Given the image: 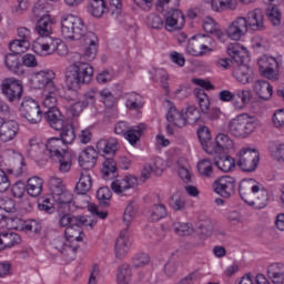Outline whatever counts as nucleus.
<instances>
[{
	"label": "nucleus",
	"instance_id": "1",
	"mask_svg": "<svg viewBox=\"0 0 284 284\" xmlns=\"http://www.w3.org/2000/svg\"><path fill=\"white\" fill-rule=\"evenodd\" d=\"M61 34L67 41H83L89 45L84 50V54L74 52L70 54V67L65 69V83L71 90H79L81 85H85L92 81L94 69L90 65V61L97 59V42L99 38L92 31H88V27L83 20L74 14H67L61 18Z\"/></svg>",
	"mask_w": 284,
	"mask_h": 284
},
{
	"label": "nucleus",
	"instance_id": "2",
	"mask_svg": "<svg viewBox=\"0 0 284 284\" xmlns=\"http://www.w3.org/2000/svg\"><path fill=\"white\" fill-rule=\"evenodd\" d=\"M74 196L68 189L52 195V201L58 209V225L59 227H65L64 237H57L51 242V246L61 256H70V254H77L79 250V243L83 241L82 227H94L97 220L85 215H72L65 213V210L70 207Z\"/></svg>",
	"mask_w": 284,
	"mask_h": 284
},
{
	"label": "nucleus",
	"instance_id": "3",
	"mask_svg": "<svg viewBox=\"0 0 284 284\" xmlns=\"http://www.w3.org/2000/svg\"><path fill=\"white\" fill-rule=\"evenodd\" d=\"M239 192L242 201L252 207L263 210L267 205V190L261 189L254 179L243 180L239 186Z\"/></svg>",
	"mask_w": 284,
	"mask_h": 284
},
{
	"label": "nucleus",
	"instance_id": "4",
	"mask_svg": "<svg viewBox=\"0 0 284 284\" xmlns=\"http://www.w3.org/2000/svg\"><path fill=\"white\" fill-rule=\"evenodd\" d=\"M255 128L256 119H254V116L241 114L229 122L227 131L232 134V136H236L237 139H246V136H250V134L254 132Z\"/></svg>",
	"mask_w": 284,
	"mask_h": 284
},
{
	"label": "nucleus",
	"instance_id": "5",
	"mask_svg": "<svg viewBox=\"0 0 284 284\" xmlns=\"http://www.w3.org/2000/svg\"><path fill=\"white\" fill-rule=\"evenodd\" d=\"M19 112L22 119H26L32 125L41 123V119H43V111H41L39 102L32 98H23Z\"/></svg>",
	"mask_w": 284,
	"mask_h": 284
},
{
	"label": "nucleus",
	"instance_id": "6",
	"mask_svg": "<svg viewBox=\"0 0 284 284\" xmlns=\"http://www.w3.org/2000/svg\"><path fill=\"white\" fill-rule=\"evenodd\" d=\"M261 161V154L256 149L244 148L237 153V166L243 172H255Z\"/></svg>",
	"mask_w": 284,
	"mask_h": 284
},
{
	"label": "nucleus",
	"instance_id": "7",
	"mask_svg": "<svg viewBox=\"0 0 284 284\" xmlns=\"http://www.w3.org/2000/svg\"><path fill=\"white\" fill-rule=\"evenodd\" d=\"M121 8H123V3L121 1H118L116 3L106 1H92L88 6V12L95 19H101V17H103L106 12H111V14L119 17V14H121Z\"/></svg>",
	"mask_w": 284,
	"mask_h": 284
},
{
	"label": "nucleus",
	"instance_id": "8",
	"mask_svg": "<svg viewBox=\"0 0 284 284\" xmlns=\"http://www.w3.org/2000/svg\"><path fill=\"white\" fill-rule=\"evenodd\" d=\"M1 90L9 103H17L23 97V84L14 78L3 80Z\"/></svg>",
	"mask_w": 284,
	"mask_h": 284
},
{
	"label": "nucleus",
	"instance_id": "9",
	"mask_svg": "<svg viewBox=\"0 0 284 284\" xmlns=\"http://www.w3.org/2000/svg\"><path fill=\"white\" fill-rule=\"evenodd\" d=\"M236 178L224 175L213 182V192L222 199H230L236 194Z\"/></svg>",
	"mask_w": 284,
	"mask_h": 284
},
{
	"label": "nucleus",
	"instance_id": "10",
	"mask_svg": "<svg viewBox=\"0 0 284 284\" xmlns=\"http://www.w3.org/2000/svg\"><path fill=\"white\" fill-rule=\"evenodd\" d=\"M31 83L37 90H43V92L51 90L54 92L57 90V84H54V73L53 71H39L32 74Z\"/></svg>",
	"mask_w": 284,
	"mask_h": 284
},
{
	"label": "nucleus",
	"instance_id": "11",
	"mask_svg": "<svg viewBox=\"0 0 284 284\" xmlns=\"http://www.w3.org/2000/svg\"><path fill=\"white\" fill-rule=\"evenodd\" d=\"M185 26V16L179 9H171L164 14V28L168 32H179Z\"/></svg>",
	"mask_w": 284,
	"mask_h": 284
},
{
	"label": "nucleus",
	"instance_id": "12",
	"mask_svg": "<svg viewBox=\"0 0 284 284\" xmlns=\"http://www.w3.org/2000/svg\"><path fill=\"white\" fill-rule=\"evenodd\" d=\"M248 32L247 19L245 17L235 18L226 28V36L232 41H241Z\"/></svg>",
	"mask_w": 284,
	"mask_h": 284
},
{
	"label": "nucleus",
	"instance_id": "13",
	"mask_svg": "<svg viewBox=\"0 0 284 284\" xmlns=\"http://www.w3.org/2000/svg\"><path fill=\"white\" fill-rule=\"evenodd\" d=\"M257 65L261 74H263L265 79H270L271 81L278 79V62L273 57L258 59Z\"/></svg>",
	"mask_w": 284,
	"mask_h": 284
},
{
	"label": "nucleus",
	"instance_id": "14",
	"mask_svg": "<svg viewBox=\"0 0 284 284\" xmlns=\"http://www.w3.org/2000/svg\"><path fill=\"white\" fill-rule=\"evenodd\" d=\"M61 39L49 37L45 42H33L32 50L39 57H48L57 52Z\"/></svg>",
	"mask_w": 284,
	"mask_h": 284
},
{
	"label": "nucleus",
	"instance_id": "15",
	"mask_svg": "<svg viewBox=\"0 0 284 284\" xmlns=\"http://www.w3.org/2000/svg\"><path fill=\"white\" fill-rule=\"evenodd\" d=\"M246 28L253 32H263L265 30V16L260 9H255L246 16Z\"/></svg>",
	"mask_w": 284,
	"mask_h": 284
},
{
	"label": "nucleus",
	"instance_id": "16",
	"mask_svg": "<svg viewBox=\"0 0 284 284\" xmlns=\"http://www.w3.org/2000/svg\"><path fill=\"white\" fill-rule=\"evenodd\" d=\"M232 75L234 77V79H236V81L243 83L244 85L254 81V71H252V68H250V65L243 62H235V64L233 65Z\"/></svg>",
	"mask_w": 284,
	"mask_h": 284
},
{
	"label": "nucleus",
	"instance_id": "17",
	"mask_svg": "<svg viewBox=\"0 0 284 284\" xmlns=\"http://www.w3.org/2000/svg\"><path fill=\"white\" fill-rule=\"evenodd\" d=\"M196 39L200 44V50H196L193 47H189L190 54H192L193 57H203V54H205V51L203 50H207L209 52L214 51L216 42L212 39V37L205 36V34H199L196 36Z\"/></svg>",
	"mask_w": 284,
	"mask_h": 284
},
{
	"label": "nucleus",
	"instance_id": "18",
	"mask_svg": "<svg viewBox=\"0 0 284 284\" xmlns=\"http://www.w3.org/2000/svg\"><path fill=\"white\" fill-rule=\"evenodd\" d=\"M65 144L59 138H51L45 143V154L50 159H59L63 156L68 150L64 149Z\"/></svg>",
	"mask_w": 284,
	"mask_h": 284
},
{
	"label": "nucleus",
	"instance_id": "19",
	"mask_svg": "<svg viewBox=\"0 0 284 284\" xmlns=\"http://www.w3.org/2000/svg\"><path fill=\"white\" fill-rule=\"evenodd\" d=\"M19 134V123L14 120H8L2 123L0 129V141L8 143L14 141Z\"/></svg>",
	"mask_w": 284,
	"mask_h": 284
},
{
	"label": "nucleus",
	"instance_id": "20",
	"mask_svg": "<svg viewBox=\"0 0 284 284\" xmlns=\"http://www.w3.org/2000/svg\"><path fill=\"white\" fill-rule=\"evenodd\" d=\"M97 150L94 148L89 146L79 155V164L84 170L90 172L94 165H97Z\"/></svg>",
	"mask_w": 284,
	"mask_h": 284
},
{
	"label": "nucleus",
	"instance_id": "21",
	"mask_svg": "<svg viewBox=\"0 0 284 284\" xmlns=\"http://www.w3.org/2000/svg\"><path fill=\"white\" fill-rule=\"evenodd\" d=\"M169 103V111L166 114V120L169 123H173L176 128H185L187 125V118L183 114V111H179L172 102L168 101Z\"/></svg>",
	"mask_w": 284,
	"mask_h": 284
},
{
	"label": "nucleus",
	"instance_id": "22",
	"mask_svg": "<svg viewBox=\"0 0 284 284\" xmlns=\"http://www.w3.org/2000/svg\"><path fill=\"white\" fill-rule=\"evenodd\" d=\"M44 119L48 121L49 125L53 130H63L65 128V122L63 121V115H61V111L58 108L48 109L44 111Z\"/></svg>",
	"mask_w": 284,
	"mask_h": 284
},
{
	"label": "nucleus",
	"instance_id": "23",
	"mask_svg": "<svg viewBox=\"0 0 284 284\" xmlns=\"http://www.w3.org/2000/svg\"><path fill=\"white\" fill-rule=\"evenodd\" d=\"M97 150L109 158L114 156L119 151V140L115 138H110L108 140L102 139L98 141Z\"/></svg>",
	"mask_w": 284,
	"mask_h": 284
},
{
	"label": "nucleus",
	"instance_id": "24",
	"mask_svg": "<svg viewBox=\"0 0 284 284\" xmlns=\"http://www.w3.org/2000/svg\"><path fill=\"white\" fill-rule=\"evenodd\" d=\"M136 183H139V180H136L135 176L128 175L121 180H115L111 184V189L115 194H124L126 190H130L134 186H136Z\"/></svg>",
	"mask_w": 284,
	"mask_h": 284
},
{
	"label": "nucleus",
	"instance_id": "25",
	"mask_svg": "<svg viewBox=\"0 0 284 284\" xmlns=\"http://www.w3.org/2000/svg\"><path fill=\"white\" fill-rule=\"evenodd\" d=\"M130 240H128V229L121 231L119 237L115 241V256L122 258L130 252Z\"/></svg>",
	"mask_w": 284,
	"mask_h": 284
},
{
	"label": "nucleus",
	"instance_id": "26",
	"mask_svg": "<svg viewBox=\"0 0 284 284\" xmlns=\"http://www.w3.org/2000/svg\"><path fill=\"white\" fill-rule=\"evenodd\" d=\"M234 145L230 135L220 133L215 139V144L211 145L212 154H221Z\"/></svg>",
	"mask_w": 284,
	"mask_h": 284
},
{
	"label": "nucleus",
	"instance_id": "27",
	"mask_svg": "<svg viewBox=\"0 0 284 284\" xmlns=\"http://www.w3.org/2000/svg\"><path fill=\"white\" fill-rule=\"evenodd\" d=\"M203 30L209 34H214L219 41H225V33L221 30L219 23H216V21H214L211 17H205L203 19Z\"/></svg>",
	"mask_w": 284,
	"mask_h": 284
},
{
	"label": "nucleus",
	"instance_id": "28",
	"mask_svg": "<svg viewBox=\"0 0 284 284\" xmlns=\"http://www.w3.org/2000/svg\"><path fill=\"white\" fill-rule=\"evenodd\" d=\"M21 243V236L13 232H2L0 233V252L3 250L14 247Z\"/></svg>",
	"mask_w": 284,
	"mask_h": 284
},
{
	"label": "nucleus",
	"instance_id": "29",
	"mask_svg": "<svg viewBox=\"0 0 284 284\" xmlns=\"http://www.w3.org/2000/svg\"><path fill=\"white\" fill-rule=\"evenodd\" d=\"M214 165L221 170V172H231L232 168H236L234 158L230 155L217 154L213 158Z\"/></svg>",
	"mask_w": 284,
	"mask_h": 284
},
{
	"label": "nucleus",
	"instance_id": "30",
	"mask_svg": "<svg viewBox=\"0 0 284 284\" xmlns=\"http://www.w3.org/2000/svg\"><path fill=\"white\" fill-rule=\"evenodd\" d=\"M253 90L263 101L272 99V84L265 80H257L253 85Z\"/></svg>",
	"mask_w": 284,
	"mask_h": 284
},
{
	"label": "nucleus",
	"instance_id": "31",
	"mask_svg": "<svg viewBox=\"0 0 284 284\" xmlns=\"http://www.w3.org/2000/svg\"><path fill=\"white\" fill-rule=\"evenodd\" d=\"M197 172L204 179H214V159L204 158L197 163Z\"/></svg>",
	"mask_w": 284,
	"mask_h": 284
},
{
	"label": "nucleus",
	"instance_id": "32",
	"mask_svg": "<svg viewBox=\"0 0 284 284\" xmlns=\"http://www.w3.org/2000/svg\"><path fill=\"white\" fill-rule=\"evenodd\" d=\"M75 190L78 194H85L90 190H92V175L90 171H82L79 182L75 185Z\"/></svg>",
	"mask_w": 284,
	"mask_h": 284
},
{
	"label": "nucleus",
	"instance_id": "33",
	"mask_svg": "<svg viewBox=\"0 0 284 284\" xmlns=\"http://www.w3.org/2000/svg\"><path fill=\"white\" fill-rule=\"evenodd\" d=\"M252 101V91L251 90H237L234 93V106L236 110H243Z\"/></svg>",
	"mask_w": 284,
	"mask_h": 284
},
{
	"label": "nucleus",
	"instance_id": "34",
	"mask_svg": "<svg viewBox=\"0 0 284 284\" xmlns=\"http://www.w3.org/2000/svg\"><path fill=\"white\" fill-rule=\"evenodd\" d=\"M197 136L200 139V143L206 152V154H212V134L210 133V129L207 126H201L197 130Z\"/></svg>",
	"mask_w": 284,
	"mask_h": 284
},
{
	"label": "nucleus",
	"instance_id": "35",
	"mask_svg": "<svg viewBox=\"0 0 284 284\" xmlns=\"http://www.w3.org/2000/svg\"><path fill=\"white\" fill-rule=\"evenodd\" d=\"M227 54L235 63H243V54H247V49L240 43H231L227 45Z\"/></svg>",
	"mask_w": 284,
	"mask_h": 284
},
{
	"label": "nucleus",
	"instance_id": "36",
	"mask_svg": "<svg viewBox=\"0 0 284 284\" xmlns=\"http://www.w3.org/2000/svg\"><path fill=\"white\" fill-rule=\"evenodd\" d=\"M27 192L29 196H41L43 192V180L37 176L29 179L27 182Z\"/></svg>",
	"mask_w": 284,
	"mask_h": 284
},
{
	"label": "nucleus",
	"instance_id": "37",
	"mask_svg": "<svg viewBox=\"0 0 284 284\" xmlns=\"http://www.w3.org/2000/svg\"><path fill=\"white\" fill-rule=\"evenodd\" d=\"M36 31L40 37H50L52 34V20L50 16H44L38 20Z\"/></svg>",
	"mask_w": 284,
	"mask_h": 284
},
{
	"label": "nucleus",
	"instance_id": "38",
	"mask_svg": "<svg viewBox=\"0 0 284 284\" xmlns=\"http://www.w3.org/2000/svg\"><path fill=\"white\" fill-rule=\"evenodd\" d=\"M4 65L14 74H23V69H21V63H19V55H17V53H8L4 58Z\"/></svg>",
	"mask_w": 284,
	"mask_h": 284
},
{
	"label": "nucleus",
	"instance_id": "39",
	"mask_svg": "<svg viewBox=\"0 0 284 284\" xmlns=\"http://www.w3.org/2000/svg\"><path fill=\"white\" fill-rule=\"evenodd\" d=\"M43 102L42 105L43 108H45L47 110H54L57 109V103L59 102V100L57 99V97H59V88L55 87V90H47L43 91Z\"/></svg>",
	"mask_w": 284,
	"mask_h": 284
},
{
	"label": "nucleus",
	"instance_id": "40",
	"mask_svg": "<svg viewBox=\"0 0 284 284\" xmlns=\"http://www.w3.org/2000/svg\"><path fill=\"white\" fill-rule=\"evenodd\" d=\"M168 216V206L163 203L154 204L149 210V219L152 222L161 221Z\"/></svg>",
	"mask_w": 284,
	"mask_h": 284
},
{
	"label": "nucleus",
	"instance_id": "41",
	"mask_svg": "<svg viewBox=\"0 0 284 284\" xmlns=\"http://www.w3.org/2000/svg\"><path fill=\"white\" fill-rule=\"evenodd\" d=\"M116 162L112 158H105L102 164V176L108 181V179H116Z\"/></svg>",
	"mask_w": 284,
	"mask_h": 284
},
{
	"label": "nucleus",
	"instance_id": "42",
	"mask_svg": "<svg viewBox=\"0 0 284 284\" xmlns=\"http://www.w3.org/2000/svg\"><path fill=\"white\" fill-rule=\"evenodd\" d=\"M53 161H58L57 168L61 174H68L72 169V155H70V152H64L63 155L55 158Z\"/></svg>",
	"mask_w": 284,
	"mask_h": 284
},
{
	"label": "nucleus",
	"instance_id": "43",
	"mask_svg": "<svg viewBox=\"0 0 284 284\" xmlns=\"http://www.w3.org/2000/svg\"><path fill=\"white\" fill-rule=\"evenodd\" d=\"M214 12H225V10H236L239 2L236 1H209Z\"/></svg>",
	"mask_w": 284,
	"mask_h": 284
},
{
	"label": "nucleus",
	"instance_id": "44",
	"mask_svg": "<svg viewBox=\"0 0 284 284\" xmlns=\"http://www.w3.org/2000/svg\"><path fill=\"white\" fill-rule=\"evenodd\" d=\"M145 130V124H139L136 126H131L126 131L124 138L131 145H135V143L141 139V134H143V131Z\"/></svg>",
	"mask_w": 284,
	"mask_h": 284
},
{
	"label": "nucleus",
	"instance_id": "45",
	"mask_svg": "<svg viewBox=\"0 0 284 284\" xmlns=\"http://www.w3.org/2000/svg\"><path fill=\"white\" fill-rule=\"evenodd\" d=\"M194 95L197 99L201 112H203V114H207V112H210V98L205 93V90L195 89Z\"/></svg>",
	"mask_w": 284,
	"mask_h": 284
},
{
	"label": "nucleus",
	"instance_id": "46",
	"mask_svg": "<svg viewBox=\"0 0 284 284\" xmlns=\"http://www.w3.org/2000/svg\"><path fill=\"white\" fill-rule=\"evenodd\" d=\"M60 133V141H62L63 145H70L74 143V139H77V133L74 132V128L72 125L63 126Z\"/></svg>",
	"mask_w": 284,
	"mask_h": 284
},
{
	"label": "nucleus",
	"instance_id": "47",
	"mask_svg": "<svg viewBox=\"0 0 284 284\" xmlns=\"http://www.w3.org/2000/svg\"><path fill=\"white\" fill-rule=\"evenodd\" d=\"M169 205L174 212H183L185 210V197L181 193H174L170 197Z\"/></svg>",
	"mask_w": 284,
	"mask_h": 284
},
{
	"label": "nucleus",
	"instance_id": "48",
	"mask_svg": "<svg viewBox=\"0 0 284 284\" xmlns=\"http://www.w3.org/2000/svg\"><path fill=\"white\" fill-rule=\"evenodd\" d=\"M50 10H52V4L50 2H36L32 8L34 17H41V19L42 17H50V14H48Z\"/></svg>",
	"mask_w": 284,
	"mask_h": 284
},
{
	"label": "nucleus",
	"instance_id": "49",
	"mask_svg": "<svg viewBox=\"0 0 284 284\" xmlns=\"http://www.w3.org/2000/svg\"><path fill=\"white\" fill-rule=\"evenodd\" d=\"M173 230L179 236H190L194 233V227L189 223L175 222L173 223Z\"/></svg>",
	"mask_w": 284,
	"mask_h": 284
},
{
	"label": "nucleus",
	"instance_id": "50",
	"mask_svg": "<svg viewBox=\"0 0 284 284\" xmlns=\"http://www.w3.org/2000/svg\"><path fill=\"white\" fill-rule=\"evenodd\" d=\"M266 17L273 26H281V10L274 4H270L266 9Z\"/></svg>",
	"mask_w": 284,
	"mask_h": 284
},
{
	"label": "nucleus",
	"instance_id": "51",
	"mask_svg": "<svg viewBox=\"0 0 284 284\" xmlns=\"http://www.w3.org/2000/svg\"><path fill=\"white\" fill-rule=\"evenodd\" d=\"M49 190L51 192V196L54 194H59V192H62L65 189V184H63V180L61 178L51 176L49 179Z\"/></svg>",
	"mask_w": 284,
	"mask_h": 284
},
{
	"label": "nucleus",
	"instance_id": "52",
	"mask_svg": "<svg viewBox=\"0 0 284 284\" xmlns=\"http://www.w3.org/2000/svg\"><path fill=\"white\" fill-rule=\"evenodd\" d=\"M136 216V204L130 203L124 210L123 214V223L126 226V230L130 227V224L132 221H134V217Z\"/></svg>",
	"mask_w": 284,
	"mask_h": 284
},
{
	"label": "nucleus",
	"instance_id": "53",
	"mask_svg": "<svg viewBox=\"0 0 284 284\" xmlns=\"http://www.w3.org/2000/svg\"><path fill=\"white\" fill-rule=\"evenodd\" d=\"M99 95L105 108H114V103H116V98L114 97L112 91H110L109 89H103L99 91Z\"/></svg>",
	"mask_w": 284,
	"mask_h": 284
},
{
	"label": "nucleus",
	"instance_id": "54",
	"mask_svg": "<svg viewBox=\"0 0 284 284\" xmlns=\"http://www.w3.org/2000/svg\"><path fill=\"white\" fill-rule=\"evenodd\" d=\"M97 197L100 201V205L108 207L110 205V199H112V191L108 186L100 187L97 192Z\"/></svg>",
	"mask_w": 284,
	"mask_h": 284
},
{
	"label": "nucleus",
	"instance_id": "55",
	"mask_svg": "<svg viewBox=\"0 0 284 284\" xmlns=\"http://www.w3.org/2000/svg\"><path fill=\"white\" fill-rule=\"evenodd\" d=\"M132 276V270L130 265L123 264L119 267L118 284H129V278Z\"/></svg>",
	"mask_w": 284,
	"mask_h": 284
},
{
	"label": "nucleus",
	"instance_id": "56",
	"mask_svg": "<svg viewBox=\"0 0 284 284\" xmlns=\"http://www.w3.org/2000/svg\"><path fill=\"white\" fill-rule=\"evenodd\" d=\"M146 24L149 28H153V30H161L164 26L163 18L156 13H151L146 17Z\"/></svg>",
	"mask_w": 284,
	"mask_h": 284
},
{
	"label": "nucleus",
	"instance_id": "57",
	"mask_svg": "<svg viewBox=\"0 0 284 284\" xmlns=\"http://www.w3.org/2000/svg\"><path fill=\"white\" fill-rule=\"evenodd\" d=\"M278 265L273 264L268 266L267 274L272 278L274 284H283L284 283V274L281 272H277Z\"/></svg>",
	"mask_w": 284,
	"mask_h": 284
},
{
	"label": "nucleus",
	"instance_id": "58",
	"mask_svg": "<svg viewBox=\"0 0 284 284\" xmlns=\"http://www.w3.org/2000/svg\"><path fill=\"white\" fill-rule=\"evenodd\" d=\"M0 207L4 214H14L17 212L16 204L10 197L0 199Z\"/></svg>",
	"mask_w": 284,
	"mask_h": 284
},
{
	"label": "nucleus",
	"instance_id": "59",
	"mask_svg": "<svg viewBox=\"0 0 284 284\" xmlns=\"http://www.w3.org/2000/svg\"><path fill=\"white\" fill-rule=\"evenodd\" d=\"M186 123H196L201 119V112L196 106H189L185 112Z\"/></svg>",
	"mask_w": 284,
	"mask_h": 284
},
{
	"label": "nucleus",
	"instance_id": "60",
	"mask_svg": "<svg viewBox=\"0 0 284 284\" xmlns=\"http://www.w3.org/2000/svg\"><path fill=\"white\" fill-rule=\"evenodd\" d=\"M30 47H23V40H13L9 43V50L13 52V54H23V52H28Z\"/></svg>",
	"mask_w": 284,
	"mask_h": 284
},
{
	"label": "nucleus",
	"instance_id": "61",
	"mask_svg": "<svg viewBox=\"0 0 284 284\" xmlns=\"http://www.w3.org/2000/svg\"><path fill=\"white\" fill-rule=\"evenodd\" d=\"M18 37L23 41V48H30V41H32V33L26 27L18 29Z\"/></svg>",
	"mask_w": 284,
	"mask_h": 284
},
{
	"label": "nucleus",
	"instance_id": "62",
	"mask_svg": "<svg viewBox=\"0 0 284 284\" xmlns=\"http://www.w3.org/2000/svg\"><path fill=\"white\" fill-rule=\"evenodd\" d=\"M85 108H88L87 102L78 101L69 106L68 114H70L71 116H79V114H81V112H83Z\"/></svg>",
	"mask_w": 284,
	"mask_h": 284
},
{
	"label": "nucleus",
	"instance_id": "63",
	"mask_svg": "<svg viewBox=\"0 0 284 284\" xmlns=\"http://www.w3.org/2000/svg\"><path fill=\"white\" fill-rule=\"evenodd\" d=\"M154 80L160 81L162 88L168 90V72L164 69L155 70Z\"/></svg>",
	"mask_w": 284,
	"mask_h": 284
},
{
	"label": "nucleus",
	"instance_id": "64",
	"mask_svg": "<svg viewBox=\"0 0 284 284\" xmlns=\"http://www.w3.org/2000/svg\"><path fill=\"white\" fill-rule=\"evenodd\" d=\"M273 124L276 128H284V109L275 111L273 115Z\"/></svg>",
	"mask_w": 284,
	"mask_h": 284
}]
</instances>
